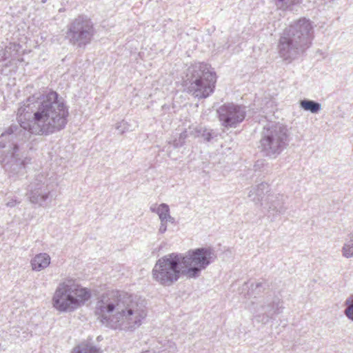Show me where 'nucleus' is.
<instances>
[{
	"mask_svg": "<svg viewBox=\"0 0 353 353\" xmlns=\"http://www.w3.org/2000/svg\"><path fill=\"white\" fill-rule=\"evenodd\" d=\"M51 258L47 253L36 254L31 260L32 269L34 271H41L46 269L50 264Z\"/></svg>",
	"mask_w": 353,
	"mask_h": 353,
	"instance_id": "15",
	"label": "nucleus"
},
{
	"mask_svg": "<svg viewBox=\"0 0 353 353\" xmlns=\"http://www.w3.org/2000/svg\"><path fill=\"white\" fill-rule=\"evenodd\" d=\"M94 32L91 20L79 15L68 26L65 37L73 44H89Z\"/></svg>",
	"mask_w": 353,
	"mask_h": 353,
	"instance_id": "10",
	"label": "nucleus"
},
{
	"mask_svg": "<svg viewBox=\"0 0 353 353\" xmlns=\"http://www.w3.org/2000/svg\"><path fill=\"white\" fill-rule=\"evenodd\" d=\"M183 275L188 279H197L201 272L214 262V251L210 248H200L190 250L182 254Z\"/></svg>",
	"mask_w": 353,
	"mask_h": 353,
	"instance_id": "7",
	"label": "nucleus"
},
{
	"mask_svg": "<svg viewBox=\"0 0 353 353\" xmlns=\"http://www.w3.org/2000/svg\"><path fill=\"white\" fill-rule=\"evenodd\" d=\"M190 134L194 137H201L203 139L208 142L210 141L212 139L217 136L212 130H208L201 126L194 128L190 131Z\"/></svg>",
	"mask_w": 353,
	"mask_h": 353,
	"instance_id": "18",
	"label": "nucleus"
},
{
	"mask_svg": "<svg viewBox=\"0 0 353 353\" xmlns=\"http://www.w3.org/2000/svg\"><path fill=\"white\" fill-rule=\"evenodd\" d=\"M345 305L344 313L349 319L353 321V294L345 301Z\"/></svg>",
	"mask_w": 353,
	"mask_h": 353,
	"instance_id": "24",
	"label": "nucleus"
},
{
	"mask_svg": "<svg viewBox=\"0 0 353 353\" xmlns=\"http://www.w3.org/2000/svg\"><path fill=\"white\" fill-rule=\"evenodd\" d=\"M216 75L213 68L205 63H195L186 70L183 84L188 92L199 99L208 97L213 92Z\"/></svg>",
	"mask_w": 353,
	"mask_h": 353,
	"instance_id": "4",
	"label": "nucleus"
},
{
	"mask_svg": "<svg viewBox=\"0 0 353 353\" xmlns=\"http://www.w3.org/2000/svg\"><path fill=\"white\" fill-rule=\"evenodd\" d=\"M50 192L47 175L44 173H38L30 181L27 195L31 203L45 207L50 199Z\"/></svg>",
	"mask_w": 353,
	"mask_h": 353,
	"instance_id": "11",
	"label": "nucleus"
},
{
	"mask_svg": "<svg viewBox=\"0 0 353 353\" xmlns=\"http://www.w3.org/2000/svg\"><path fill=\"white\" fill-rule=\"evenodd\" d=\"M342 255L345 258L350 259L353 257V234L348 236V239L342 247Z\"/></svg>",
	"mask_w": 353,
	"mask_h": 353,
	"instance_id": "20",
	"label": "nucleus"
},
{
	"mask_svg": "<svg viewBox=\"0 0 353 353\" xmlns=\"http://www.w3.org/2000/svg\"><path fill=\"white\" fill-rule=\"evenodd\" d=\"M279 3H281L282 5H285V4H287L288 2L290 1V0H276Z\"/></svg>",
	"mask_w": 353,
	"mask_h": 353,
	"instance_id": "30",
	"label": "nucleus"
},
{
	"mask_svg": "<svg viewBox=\"0 0 353 353\" xmlns=\"http://www.w3.org/2000/svg\"><path fill=\"white\" fill-rule=\"evenodd\" d=\"M152 278L159 284L170 286L183 275L181 253L173 252L159 259L153 269Z\"/></svg>",
	"mask_w": 353,
	"mask_h": 353,
	"instance_id": "6",
	"label": "nucleus"
},
{
	"mask_svg": "<svg viewBox=\"0 0 353 353\" xmlns=\"http://www.w3.org/2000/svg\"><path fill=\"white\" fill-rule=\"evenodd\" d=\"M286 196L281 194H268L261 205L264 206L268 212L273 214H284L287 210L285 206Z\"/></svg>",
	"mask_w": 353,
	"mask_h": 353,
	"instance_id": "13",
	"label": "nucleus"
},
{
	"mask_svg": "<svg viewBox=\"0 0 353 353\" xmlns=\"http://www.w3.org/2000/svg\"><path fill=\"white\" fill-rule=\"evenodd\" d=\"M150 210L158 214L161 221H169L170 223H174V218L170 216V208L166 203L160 205L154 204L151 205Z\"/></svg>",
	"mask_w": 353,
	"mask_h": 353,
	"instance_id": "16",
	"label": "nucleus"
},
{
	"mask_svg": "<svg viewBox=\"0 0 353 353\" xmlns=\"http://www.w3.org/2000/svg\"><path fill=\"white\" fill-rule=\"evenodd\" d=\"M300 106L306 111H310L311 113H318L321 110V103L310 100L303 99L300 101Z\"/></svg>",
	"mask_w": 353,
	"mask_h": 353,
	"instance_id": "19",
	"label": "nucleus"
},
{
	"mask_svg": "<svg viewBox=\"0 0 353 353\" xmlns=\"http://www.w3.org/2000/svg\"><path fill=\"white\" fill-rule=\"evenodd\" d=\"M265 160L259 159L257 160L254 165L255 170H261L265 166Z\"/></svg>",
	"mask_w": 353,
	"mask_h": 353,
	"instance_id": "27",
	"label": "nucleus"
},
{
	"mask_svg": "<svg viewBox=\"0 0 353 353\" xmlns=\"http://www.w3.org/2000/svg\"><path fill=\"white\" fill-rule=\"evenodd\" d=\"M188 137V134L186 131H183L179 134V137L178 139H174L172 144L173 145L174 148H178L181 146H183L185 143V140Z\"/></svg>",
	"mask_w": 353,
	"mask_h": 353,
	"instance_id": "25",
	"label": "nucleus"
},
{
	"mask_svg": "<svg viewBox=\"0 0 353 353\" xmlns=\"http://www.w3.org/2000/svg\"><path fill=\"white\" fill-rule=\"evenodd\" d=\"M169 221H161L160 226L159 228V233L163 234L167 230V223Z\"/></svg>",
	"mask_w": 353,
	"mask_h": 353,
	"instance_id": "28",
	"label": "nucleus"
},
{
	"mask_svg": "<svg viewBox=\"0 0 353 353\" xmlns=\"http://www.w3.org/2000/svg\"><path fill=\"white\" fill-rule=\"evenodd\" d=\"M269 191V185L262 182L257 185L252 186L248 194V198L254 203H259L262 200L265 193Z\"/></svg>",
	"mask_w": 353,
	"mask_h": 353,
	"instance_id": "14",
	"label": "nucleus"
},
{
	"mask_svg": "<svg viewBox=\"0 0 353 353\" xmlns=\"http://www.w3.org/2000/svg\"><path fill=\"white\" fill-rule=\"evenodd\" d=\"M41 2H42V3H46V0H41Z\"/></svg>",
	"mask_w": 353,
	"mask_h": 353,
	"instance_id": "32",
	"label": "nucleus"
},
{
	"mask_svg": "<svg viewBox=\"0 0 353 353\" xmlns=\"http://www.w3.org/2000/svg\"><path fill=\"white\" fill-rule=\"evenodd\" d=\"M313 37L311 21L302 18L284 30L278 44H312Z\"/></svg>",
	"mask_w": 353,
	"mask_h": 353,
	"instance_id": "9",
	"label": "nucleus"
},
{
	"mask_svg": "<svg viewBox=\"0 0 353 353\" xmlns=\"http://www.w3.org/2000/svg\"><path fill=\"white\" fill-rule=\"evenodd\" d=\"M116 129L118 130L121 134H123L128 129V124L127 122L122 121L116 124Z\"/></svg>",
	"mask_w": 353,
	"mask_h": 353,
	"instance_id": "26",
	"label": "nucleus"
},
{
	"mask_svg": "<svg viewBox=\"0 0 353 353\" xmlns=\"http://www.w3.org/2000/svg\"><path fill=\"white\" fill-rule=\"evenodd\" d=\"M74 353H102V352L95 346L88 343H81L74 347Z\"/></svg>",
	"mask_w": 353,
	"mask_h": 353,
	"instance_id": "21",
	"label": "nucleus"
},
{
	"mask_svg": "<svg viewBox=\"0 0 353 353\" xmlns=\"http://www.w3.org/2000/svg\"><path fill=\"white\" fill-rule=\"evenodd\" d=\"M248 310L253 314L254 319L262 324L268 323L275 315L280 314L284 309L283 301L278 296H266L259 303L254 301L247 305Z\"/></svg>",
	"mask_w": 353,
	"mask_h": 353,
	"instance_id": "8",
	"label": "nucleus"
},
{
	"mask_svg": "<svg viewBox=\"0 0 353 353\" xmlns=\"http://www.w3.org/2000/svg\"><path fill=\"white\" fill-rule=\"evenodd\" d=\"M91 297L89 290L75 279L66 278L57 285L53 297V307L61 312H71L80 307Z\"/></svg>",
	"mask_w": 353,
	"mask_h": 353,
	"instance_id": "3",
	"label": "nucleus"
},
{
	"mask_svg": "<svg viewBox=\"0 0 353 353\" xmlns=\"http://www.w3.org/2000/svg\"><path fill=\"white\" fill-rule=\"evenodd\" d=\"M19 125L8 127L0 136V163L9 177L23 174L31 159L20 148L30 134L48 136L65 128L69 115L63 99L54 91L28 97L17 111Z\"/></svg>",
	"mask_w": 353,
	"mask_h": 353,
	"instance_id": "1",
	"label": "nucleus"
},
{
	"mask_svg": "<svg viewBox=\"0 0 353 353\" xmlns=\"http://www.w3.org/2000/svg\"><path fill=\"white\" fill-rule=\"evenodd\" d=\"M20 201H17L15 199H10L6 201V205L8 207L12 208L14 207L17 204L20 203Z\"/></svg>",
	"mask_w": 353,
	"mask_h": 353,
	"instance_id": "29",
	"label": "nucleus"
},
{
	"mask_svg": "<svg viewBox=\"0 0 353 353\" xmlns=\"http://www.w3.org/2000/svg\"><path fill=\"white\" fill-rule=\"evenodd\" d=\"M266 287L267 284L264 281L252 283L250 288L251 291L250 293L252 295H254V298L255 299L256 295H259L261 292H263Z\"/></svg>",
	"mask_w": 353,
	"mask_h": 353,
	"instance_id": "22",
	"label": "nucleus"
},
{
	"mask_svg": "<svg viewBox=\"0 0 353 353\" xmlns=\"http://www.w3.org/2000/svg\"><path fill=\"white\" fill-rule=\"evenodd\" d=\"M290 135L286 126L280 124L265 125L259 141V148L264 156L276 158L288 145Z\"/></svg>",
	"mask_w": 353,
	"mask_h": 353,
	"instance_id": "5",
	"label": "nucleus"
},
{
	"mask_svg": "<svg viewBox=\"0 0 353 353\" xmlns=\"http://www.w3.org/2000/svg\"><path fill=\"white\" fill-rule=\"evenodd\" d=\"M9 44L12 45V44H17V43L16 42H10Z\"/></svg>",
	"mask_w": 353,
	"mask_h": 353,
	"instance_id": "31",
	"label": "nucleus"
},
{
	"mask_svg": "<svg viewBox=\"0 0 353 353\" xmlns=\"http://www.w3.org/2000/svg\"><path fill=\"white\" fill-rule=\"evenodd\" d=\"M217 113L220 121L225 128H235L245 117V107L232 103L221 105L217 110Z\"/></svg>",
	"mask_w": 353,
	"mask_h": 353,
	"instance_id": "12",
	"label": "nucleus"
},
{
	"mask_svg": "<svg viewBox=\"0 0 353 353\" xmlns=\"http://www.w3.org/2000/svg\"><path fill=\"white\" fill-rule=\"evenodd\" d=\"M280 56L285 61L290 62L299 54L297 46H282L279 49Z\"/></svg>",
	"mask_w": 353,
	"mask_h": 353,
	"instance_id": "17",
	"label": "nucleus"
},
{
	"mask_svg": "<svg viewBox=\"0 0 353 353\" xmlns=\"http://www.w3.org/2000/svg\"><path fill=\"white\" fill-rule=\"evenodd\" d=\"M175 350H176L175 345L172 343H168V345H167V347H165L162 350H156L152 349V350H148L144 351L141 353H174Z\"/></svg>",
	"mask_w": 353,
	"mask_h": 353,
	"instance_id": "23",
	"label": "nucleus"
},
{
	"mask_svg": "<svg viewBox=\"0 0 353 353\" xmlns=\"http://www.w3.org/2000/svg\"><path fill=\"white\" fill-rule=\"evenodd\" d=\"M144 301L125 292L112 291L97 300L95 314L105 326L121 331L133 332L147 316Z\"/></svg>",
	"mask_w": 353,
	"mask_h": 353,
	"instance_id": "2",
	"label": "nucleus"
}]
</instances>
